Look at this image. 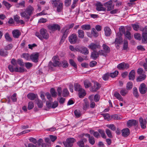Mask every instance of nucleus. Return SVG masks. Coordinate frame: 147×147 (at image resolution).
Listing matches in <instances>:
<instances>
[{"instance_id": "3c124183", "label": "nucleus", "mask_w": 147, "mask_h": 147, "mask_svg": "<svg viewBox=\"0 0 147 147\" xmlns=\"http://www.w3.org/2000/svg\"><path fill=\"white\" fill-rule=\"evenodd\" d=\"M134 38L138 40H140L141 39V36L140 34L136 33L134 34Z\"/></svg>"}, {"instance_id": "f03ea898", "label": "nucleus", "mask_w": 147, "mask_h": 147, "mask_svg": "<svg viewBox=\"0 0 147 147\" xmlns=\"http://www.w3.org/2000/svg\"><path fill=\"white\" fill-rule=\"evenodd\" d=\"M40 33L36 32L35 33V35L38 38L42 40L43 38L47 39L49 37V35L47 30L44 28L41 29L40 31Z\"/></svg>"}, {"instance_id": "ea45409f", "label": "nucleus", "mask_w": 147, "mask_h": 147, "mask_svg": "<svg viewBox=\"0 0 147 147\" xmlns=\"http://www.w3.org/2000/svg\"><path fill=\"white\" fill-rule=\"evenodd\" d=\"M50 92L52 97H56L57 95V93L54 88H52L51 89Z\"/></svg>"}, {"instance_id": "423d86ee", "label": "nucleus", "mask_w": 147, "mask_h": 147, "mask_svg": "<svg viewBox=\"0 0 147 147\" xmlns=\"http://www.w3.org/2000/svg\"><path fill=\"white\" fill-rule=\"evenodd\" d=\"M8 68L9 70L11 72L15 71L17 72L22 73L26 71L25 69H24V68L21 67L18 68V67H16V68H14L13 67V66L11 65H9Z\"/></svg>"}, {"instance_id": "49530a36", "label": "nucleus", "mask_w": 147, "mask_h": 147, "mask_svg": "<svg viewBox=\"0 0 147 147\" xmlns=\"http://www.w3.org/2000/svg\"><path fill=\"white\" fill-rule=\"evenodd\" d=\"M36 100L38 107L40 108H42L43 107V104L42 101L38 99H37Z\"/></svg>"}, {"instance_id": "6e6d98bb", "label": "nucleus", "mask_w": 147, "mask_h": 147, "mask_svg": "<svg viewBox=\"0 0 147 147\" xmlns=\"http://www.w3.org/2000/svg\"><path fill=\"white\" fill-rule=\"evenodd\" d=\"M69 62L70 64L74 68H77V65L74 61L72 59H70L69 60Z\"/></svg>"}, {"instance_id": "72a5a7b5", "label": "nucleus", "mask_w": 147, "mask_h": 147, "mask_svg": "<svg viewBox=\"0 0 147 147\" xmlns=\"http://www.w3.org/2000/svg\"><path fill=\"white\" fill-rule=\"evenodd\" d=\"M78 37L80 38H83L84 37V32L81 30H79L78 31Z\"/></svg>"}, {"instance_id": "2eb2a0df", "label": "nucleus", "mask_w": 147, "mask_h": 147, "mask_svg": "<svg viewBox=\"0 0 147 147\" xmlns=\"http://www.w3.org/2000/svg\"><path fill=\"white\" fill-rule=\"evenodd\" d=\"M117 67L120 69H127L129 67V65L128 64L123 62L119 64Z\"/></svg>"}, {"instance_id": "a19ab883", "label": "nucleus", "mask_w": 147, "mask_h": 147, "mask_svg": "<svg viewBox=\"0 0 147 147\" xmlns=\"http://www.w3.org/2000/svg\"><path fill=\"white\" fill-rule=\"evenodd\" d=\"M2 3L8 9H9L11 6V5L10 4L5 1H3Z\"/></svg>"}, {"instance_id": "412c9836", "label": "nucleus", "mask_w": 147, "mask_h": 147, "mask_svg": "<svg viewBox=\"0 0 147 147\" xmlns=\"http://www.w3.org/2000/svg\"><path fill=\"white\" fill-rule=\"evenodd\" d=\"M122 135L124 137H126L128 136L130 133V131L128 128H126L122 130Z\"/></svg>"}, {"instance_id": "1a4fd4ad", "label": "nucleus", "mask_w": 147, "mask_h": 147, "mask_svg": "<svg viewBox=\"0 0 147 147\" xmlns=\"http://www.w3.org/2000/svg\"><path fill=\"white\" fill-rule=\"evenodd\" d=\"M68 39L70 43L73 44L77 42L78 38L76 35L73 33L69 36Z\"/></svg>"}, {"instance_id": "f257e3e1", "label": "nucleus", "mask_w": 147, "mask_h": 147, "mask_svg": "<svg viewBox=\"0 0 147 147\" xmlns=\"http://www.w3.org/2000/svg\"><path fill=\"white\" fill-rule=\"evenodd\" d=\"M51 2L53 7L57 8V11L58 12L62 11L63 7V3L60 1V0H51Z\"/></svg>"}, {"instance_id": "4468645a", "label": "nucleus", "mask_w": 147, "mask_h": 147, "mask_svg": "<svg viewBox=\"0 0 147 147\" xmlns=\"http://www.w3.org/2000/svg\"><path fill=\"white\" fill-rule=\"evenodd\" d=\"M38 53H33L30 55V59L32 61L36 63L38 61Z\"/></svg>"}, {"instance_id": "052dcab7", "label": "nucleus", "mask_w": 147, "mask_h": 147, "mask_svg": "<svg viewBox=\"0 0 147 147\" xmlns=\"http://www.w3.org/2000/svg\"><path fill=\"white\" fill-rule=\"evenodd\" d=\"M23 57L27 60L30 59V56L28 53H24L22 55Z\"/></svg>"}, {"instance_id": "bf43d9fd", "label": "nucleus", "mask_w": 147, "mask_h": 147, "mask_svg": "<svg viewBox=\"0 0 147 147\" xmlns=\"http://www.w3.org/2000/svg\"><path fill=\"white\" fill-rule=\"evenodd\" d=\"M118 73L119 72L118 71H116L114 72L111 73L109 76L111 78H114L117 76Z\"/></svg>"}, {"instance_id": "c03bdc74", "label": "nucleus", "mask_w": 147, "mask_h": 147, "mask_svg": "<svg viewBox=\"0 0 147 147\" xmlns=\"http://www.w3.org/2000/svg\"><path fill=\"white\" fill-rule=\"evenodd\" d=\"M91 27L90 25L86 24L82 25L81 28L84 30H88L90 29Z\"/></svg>"}, {"instance_id": "6e6552de", "label": "nucleus", "mask_w": 147, "mask_h": 147, "mask_svg": "<svg viewBox=\"0 0 147 147\" xmlns=\"http://www.w3.org/2000/svg\"><path fill=\"white\" fill-rule=\"evenodd\" d=\"M47 27L49 30L52 31L57 30L59 31L61 29L60 26L58 24H50L48 25Z\"/></svg>"}, {"instance_id": "a18cd8bd", "label": "nucleus", "mask_w": 147, "mask_h": 147, "mask_svg": "<svg viewBox=\"0 0 147 147\" xmlns=\"http://www.w3.org/2000/svg\"><path fill=\"white\" fill-rule=\"evenodd\" d=\"M133 94L136 97H138L139 96V95L138 91L137 89L136 88L134 87L133 88Z\"/></svg>"}, {"instance_id": "5fc2aeb1", "label": "nucleus", "mask_w": 147, "mask_h": 147, "mask_svg": "<svg viewBox=\"0 0 147 147\" xmlns=\"http://www.w3.org/2000/svg\"><path fill=\"white\" fill-rule=\"evenodd\" d=\"M109 73H107L103 75L102 76V79L104 80L105 81H107L109 79Z\"/></svg>"}, {"instance_id": "dca6fc26", "label": "nucleus", "mask_w": 147, "mask_h": 147, "mask_svg": "<svg viewBox=\"0 0 147 147\" xmlns=\"http://www.w3.org/2000/svg\"><path fill=\"white\" fill-rule=\"evenodd\" d=\"M147 88L146 85L144 83H142L139 87V91L141 94H145L147 91Z\"/></svg>"}, {"instance_id": "4c0bfd02", "label": "nucleus", "mask_w": 147, "mask_h": 147, "mask_svg": "<svg viewBox=\"0 0 147 147\" xmlns=\"http://www.w3.org/2000/svg\"><path fill=\"white\" fill-rule=\"evenodd\" d=\"M98 131L100 134L101 137L105 139L106 138V136L105 134V131L99 129Z\"/></svg>"}, {"instance_id": "680f3d73", "label": "nucleus", "mask_w": 147, "mask_h": 147, "mask_svg": "<svg viewBox=\"0 0 147 147\" xmlns=\"http://www.w3.org/2000/svg\"><path fill=\"white\" fill-rule=\"evenodd\" d=\"M131 26L135 30L137 31L139 28L140 29L139 25L137 24H132Z\"/></svg>"}, {"instance_id": "bb28decb", "label": "nucleus", "mask_w": 147, "mask_h": 147, "mask_svg": "<svg viewBox=\"0 0 147 147\" xmlns=\"http://www.w3.org/2000/svg\"><path fill=\"white\" fill-rule=\"evenodd\" d=\"M53 64L55 67L59 66L61 64V63L57 60V57L55 56L53 58Z\"/></svg>"}, {"instance_id": "20e7f679", "label": "nucleus", "mask_w": 147, "mask_h": 147, "mask_svg": "<svg viewBox=\"0 0 147 147\" xmlns=\"http://www.w3.org/2000/svg\"><path fill=\"white\" fill-rule=\"evenodd\" d=\"M102 47L103 49L100 50V51H101V53L102 56L106 57L107 55V54L110 52V49L109 46L105 43L102 44Z\"/></svg>"}, {"instance_id": "58836bf2", "label": "nucleus", "mask_w": 147, "mask_h": 147, "mask_svg": "<svg viewBox=\"0 0 147 147\" xmlns=\"http://www.w3.org/2000/svg\"><path fill=\"white\" fill-rule=\"evenodd\" d=\"M133 87L132 83L131 82H128L126 85V89L127 90H130Z\"/></svg>"}, {"instance_id": "aec40b11", "label": "nucleus", "mask_w": 147, "mask_h": 147, "mask_svg": "<svg viewBox=\"0 0 147 147\" xmlns=\"http://www.w3.org/2000/svg\"><path fill=\"white\" fill-rule=\"evenodd\" d=\"M20 15L27 21L30 18V16L25 11L20 13Z\"/></svg>"}, {"instance_id": "8fccbe9b", "label": "nucleus", "mask_w": 147, "mask_h": 147, "mask_svg": "<svg viewBox=\"0 0 147 147\" xmlns=\"http://www.w3.org/2000/svg\"><path fill=\"white\" fill-rule=\"evenodd\" d=\"M105 132L107 136L110 138H112L113 136L112 135L111 131L109 129H106Z\"/></svg>"}, {"instance_id": "774afa93", "label": "nucleus", "mask_w": 147, "mask_h": 147, "mask_svg": "<svg viewBox=\"0 0 147 147\" xmlns=\"http://www.w3.org/2000/svg\"><path fill=\"white\" fill-rule=\"evenodd\" d=\"M77 144L79 147H84V143L81 140L78 141L77 143Z\"/></svg>"}, {"instance_id": "9d476101", "label": "nucleus", "mask_w": 147, "mask_h": 147, "mask_svg": "<svg viewBox=\"0 0 147 147\" xmlns=\"http://www.w3.org/2000/svg\"><path fill=\"white\" fill-rule=\"evenodd\" d=\"M88 47L90 49L92 50L93 51L96 50V49H100L101 46L99 44L95 43L92 42L88 46Z\"/></svg>"}, {"instance_id": "37998d69", "label": "nucleus", "mask_w": 147, "mask_h": 147, "mask_svg": "<svg viewBox=\"0 0 147 147\" xmlns=\"http://www.w3.org/2000/svg\"><path fill=\"white\" fill-rule=\"evenodd\" d=\"M91 33L95 37H97L98 35V32H97L95 29L94 28L92 29Z\"/></svg>"}, {"instance_id": "6ab92c4d", "label": "nucleus", "mask_w": 147, "mask_h": 147, "mask_svg": "<svg viewBox=\"0 0 147 147\" xmlns=\"http://www.w3.org/2000/svg\"><path fill=\"white\" fill-rule=\"evenodd\" d=\"M12 34L13 37L15 38H18L21 35V33L18 30H15L13 31Z\"/></svg>"}, {"instance_id": "e433bc0d", "label": "nucleus", "mask_w": 147, "mask_h": 147, "mask_svg": "<svg viewBox=\"0 0 147 147\" xmlns=\"http://www.w3.org/2000/svg\"><path fill=\"white\" fill-rule=\"evenodd\" d=\"M128 91L127 89L122 88L120 91V93L122 96H125L128 93Z\"/></svg>"}, {"instance_id": "39448f33", "label": "nucleus", "mask_w": 147, "mask_h": 147, "mask_svg": "<svg viewBox=\"0 0 147 147\" xmlns=\"http://www.w3.org/2000/svg\"><path fill=\"white\" fill-rule=\"evenodd\" d=\"M76 141L75 139L73 138H68L66 141L63 142V144L66 147H71L73 144Z\"/></svg>"}, {"instance_id": "f704fd0d", "label": "nucleus", "mask_w": 147, "mask_h": 147, "mask_svg": "<svg viewBox=\"0 0 147 147\" xmlns=\"http://www.w3.org/2000/svg\"><path fill=\"white\" fill-rule=\"evenodd\" d=\"M114 96L117 98V99H118L120 101H122L123 100V99L122 97L120 94L117 92H116L114 94Z\"/></svg>"}, {"instance_id": "864d4df0", "label": "nucleus", "mask_w": 147, "mask_h": 147, "mask_svg": "<svg viewBox=\"0 0 147 147\" xmlns=\"http://www.w3.org/2000/svg\"><path fill=\"white\" fill-rule=\"evenodd\" d=\"M125 36L128 39L130 40L131 39V34L129 32L127 31L124 33Z\"/></svg>"}, {"instance_id": "79ce46f5", "label": "nucleus", "mask_w": 147, "mask_h": 147, "mask_svg": "<svg viewBox=\"0 0 147 147\" xmlns=\"http://www.w3.org/2000/svg\"><path fill=\"white\" fill-rule=\"evenodd\" d=\"M5 38L6 40L9 42H11L12 40L11 38L10 37L9 34L8 33H6L5 34Z\"/></svg>"}, {"instance_id": "473e14b6", "label": "nucleus", "mask_w": 147, "mask_h": 147, "mask_svg": "<svg viewBox=\"0 0 147 147\" xmlns=\"http://www.w3.org/2000/svg\"><path fill=\"white\" fill-rule=\"evenodd\" d=\"M84 83L86 88H88L91 86V83L87 80H85Z\"/></svg>"}, {"instance_id": "cd10ccee", "label": "nucleus", "mask_w": 147, "mask_h": 147, "mask_svg": "<svg viewBox=\"0 0 147 147\" xmlns=\"http://www.w3.org/2000/svg\"><path fill=\"white\" fill-rule=\"evenodd\" d=\"M27 97L31 100H33L37 97V95L33 93H29L27 95Z\"/></svg>"}, {"instance_id": "a211bd4d", "label": "nucleus", "mask_w": 147, "mask_h": 147, "mask_svg": "<svg viewBox=\"0 0 147 147\" xmlns=\"http://www.w3.org/2000/svg\"><path fill=\"white\" fill-rule=\"evenodd\" d=\"M139 121L142 128L145 129L146 128V119H143L142 117H141L139 118Z\"/></svg>"}, {"instance_id": "09e8293b", "label": "nucleus", "mask_w": 147, "mask_h": 147, "mask_svg": "<svg viewBox=\"0 0 147 147\" xmlns=\"http://www.w3.org/2000/svg\"><path fill=\"white\" fill-rule=\"evenodd\" d=\"M69 94V92L67 88H65L63 90V95L64 97L67 96Z\"/></svg>"}, {"instance_id": "338daca9", "label": "nucleus", "mask_w": 147, "mask_h": 147, "mask_svg": "<svg viewBox=\"0 0 147 147\" xmlns=\"http://www.w3.org/2000/svg\"><path fill=\"white\" fill-rule=\"evenodd\" d=\"M107 126L113 131H114L116 130V127L113 124L109 125H108Z\"/></svg>"}, {"instance_id": "f3484780", "label": "nucleus", "mask_w": 147, "mask_h": 147, "mask_svg": "<svg viewBox=\"0 0 147 147\" xmlns=\"http://www.w3.org/2000/svg\"><path fill=\"white\" fill-rule=\"evenodd\" d=\"M78 51L84 55H88L89 53L88 49L87 47H82L80 49L78 50Z\"/></svg>"}, {"instance_id": "7ed1b4c3", "label": "nucleus", "mask_w": 147, "mask_h": 147, "mask_svg": "<svg viewBox=\"0 0 147 147\" xmlns=\"http://www.w3.org/2000/svg\"><path fill=\"white\" fill-rule=\"evenodd\" d=\"M74 87L75 90L79 92L78 94L80 98L83 97L85 96L86 94L84 90L82 88L81 86L79 84H74Z\"/></svg>"}, {"instance_id": "f8f14e48", "label": "nucleus", "mask_w": 147, "mask_h": 147, "mask_svg": "<svg viewBox=\"0 0 147 147\" xmlns=\"http://www.w3.org/2000/svg\"><path fill=\"white\" fill-rule=\"evenodd\" d=\"M104 5L107 8V11H110L114 8V5L113 4L112 0H110L105 3L104 4Z\"/></svg>"}, {"instance_id": "603ef678", "label": "nucleus", "mask_w": 147, "mask_h": 147, "mask_svg": "<svg viewBox=\"0 0 147 147\" xmlns=\"http://www.w3.org/2000/svg\"><path fill=\"white\" fill-rule=\"evenodd\" d=\"M74 113L75 116L77 117H79L81 116V112L79 110H75Z\"/></svg>"}, {"instance_id": "a878e982", "label": "nucleus", "mask_w": 147, "mask_h": 147, "mask_svg": "<svg viewBox=\"0 0 147 147\" xmlns=\"http://www.w3.org/2000/svg\"><path fill=\"white\" fill-rule=\"evenodd\" d=\"M135 73L134 70H132L130 72L129 75V79L130 80H133L135 78Z\"/></svg>"}, {"instance_id": "0e129e2a", "label": "nucleus", "mask_w": 147, "mask_h": 147, "mask_svg": "<svg viewBox=\"0 0 147 147\" xmlns=\"http://www.w3.org/2000/svg\"><path fill=\"white\" fill-rule=\"evenodd\" d=\"M123 42V39L121 37H119V39L116 38L115 39V43H116L121 44Z\"/></svg>"}, {"instance_id": "de8ad7c7", "label": "nucleus", "mask_w": 147, "mask_h": 147, "mask_svg": "<svg viewBox=\"0 0 147 147\" xmlns=\"http://www.w3.org/2000/svg\"><path fill=\"white\" fill-rule=\"evenodd\" d=\"M140 30L143 32L142 34H147V26L144 28L140 27Z\"/></svg>"}, {"instance_id": "4d7b16f0", "label": "nucleus", "mask_w": 147, "mask_h": 147, "mask_svg": "<svg viewBox=\"0 0 147 147\" xmlns=\"http://www.w3.org/2000/svg\"><path fill=\"white\" fill-rule=\"evenodd\" d=\"M111 118L115 120H120L121 119L119 115L116 114L112 115Z\"/></svg>"}, {"instance_id": "c85d7f7f", "label": "nucleus", "mask_w": 147, "mask_h": 147, "mask_svg": "<svg viewBox=\"0 0 147 147\" xmlns=\"http://www.w3.org/2000/svg\"><path fill=\"white\" fill-rule=\"evenodd\" d=\"M69 28H66L64 27L61 30V32L63 34V35L67 37L69 32Z\"/></svg>"}, {"instance_id": "9b49d317", "label": "nucleus", "mask_w": 147, "mask_h": 147, "mask_svg": "<svg viewBox=\"0 0 147 147\" xmlns=\"http://www.w3.org/2000/svg\"><path fill=\"white\" fill-rule=\"evenodd\" d=\"M95 5L96 7V9L98 11H105L106 10V8L103 7V5L100 2H97L95 4Z\"/></svg>"}, {"instance_id": "b1692460", "label": "nucleus", "mask_w": 147, "mask_h": 147, "mask_svg": "<svg viewBox=\"0 0 147 147\" xmlns=\"http://www.w3.org/2000/svg\"><path fill=\"white\" fill-rule=\"evenodd\" d=\"M34 10L33 8L31 6H29L27 8L25 11L27 12L28 14L30 16L32 14Z\"/></svg>"}, {"instance_id": "c9c22d12", "label": "nucleus", "mask_w": 147, "mask_h": 147, "mask_svg": "<svg viewBox=\"0 0 147 147\" xmlns=\"http://www.w3.org/2000/svg\"><path fill=\"white\" fill-rule=\"evenodd\" d=\"M89 143L92 145H93L95 143L94 138L92 136L90 137L88 140Z\"/></svg>"}, {"instance_id": "69168bd1", "label": "nucleus", "mask_w": 147, "mask_h": 147, "mask_svg": "<svg viewBox=\"0 0 147 147\" xmlns=\"http://www.w3.org/2000/svg\"><path fill=\"white\" fill-rule=\"evenodd\" d=\"M128 42L127 40H124L123 46V49L124 50H126L128 47Z\"/></svg>"}, {"instance_id": "13d9d810", "label": "nucleus", "mask_w": 147, "mask_h": 147, "mask_svg": "<svg viewBox=\"0 0 147 147\" xmlns=\"http://www.w3.org/2000/svg\"><path fill=\"white\" fill-rule=\"evenodd\" d=\"M101 115L104 117L105 119L109 120L110 119V116L108 113L102 114Z\"/></svg>"}, {"instance_id": "4be33fe9", "label": "nucleus", "mask_w": 147, "mask_h": 147, "mask_svg": "<svg viewBox=\"0 0 147 147\" xmlns=\"http://www.w3.org/2000/svg\"><path fill=\"white\" fill-rule=\"evenodd\" d=\"M100 87V85L97 82H94V86L92 88V90L93 91H96Z\"/></svg>"}, {"instance_id": "393cba45", "label": "nucleus", "mask_w": 147, "mask_h": 147, "mask_svg": "<svg viewBox=\"0 0 147 147\" xmlns=\"http://www.w3.org/2000/svg\"><path fill=\"white\" fill-rule=\"evenodd\" d=\"M105 34L106 36H109L111 35V32L110 28L108 27H106L104 28Z\"/></svg>"}, {"instance_id": "2f4dec72", "label": "nucleus", "mask_w": 147, "mask_h": 147, "mask_svg": "<svg viewBox=\"0 0 147 147\" xmlns=\"http://www.w3.org/2000/svg\"><path fill=\"white\" fill-rule=\"evenodd\" d=\"M142 43H146L147 42V34H142Z\"/></svg>"}, {"instance_id": "e2e57ef3", "label": "nucleus", "mask_w": 147, "mask_h": 147, "mask_svg": "<svg viewBox=\"0 0 147 147\" xmlns=\"http://www.w3.org/2000/svg\"><path fill=\"white\" fill-rule=\"evenodd\" d=\"M33 103L32 101L30 102L28 104V110H30L32 109L34 107Z\"/></svg>"}, {"instance_id": "c756f323", "label": "nucleus", "mask_w": 147, "mask_h": 147, "mask_svg": "<svg viewBox=\"0 0 147 147\" xmlns=\"http://www.w3.org/2000/svg\"><path fill=\"white\" fill-rule=\"evenodd\" d=\"M8 54V52L6 50H4L3 49H0V55L3 57H6Z\"/></svg>"}, {"instance_id": "7c9ffc66", "label": "nucleus", "mask_w": 147, "mask_h": 147, "mask_svg": "<svg viewBox=\"0 0 147 147\" xmlns=\"http://www.w3.org/2000/svg\"><path fill=\"white\" fill-rule=\"evenodd\" d=\"M146 77L145 75L142 74L138 77L137 78V81L138 82L142 81L146 78Z\"/></svg>"}, {"instance_id": "ddd939ff", "label": "nucleus", "mask_w": 147, "mask_h": 147, "mask_svg": "<svg viewBox=\"0 0 147 147\" xmlns=\"http://www.w3.org/2000/svg\"><path fill=\"white\" fill-rule=\"evenodd\" d=\"M138 121L136 120L132 119L128 121L127 124L129 127H131L132 126H138Z\"/></svg>"}, {"instance_id": "5701e85b", "label": "nucleus", "mask_w": 147, "mask_h": 147, "mask_svg": "<svg viewBox=\"0 0 147 147\" xmlns=\"http://www.w3.org/2000/svg\"><path fill=\"white\" fill-rule=\"evenodd\" d=\"M83 101V109L84 110H86L89 107V103L86 99H84Z\"/></svg>"}, {"instance_id": "0eeeda50", "label": "nucleus", "mask_w": 147, "mask_h": 147, "mask_svg": "<svg viewBox=\"0 0 147 147\" xmlns=\"http://www.w3.org/2000/svg\"><path fill=\"white\" fill-rule=\"evenodd\" d=\"M101 51L100 50L97 51H93L91 53L90 58L94 60H96L99 55L102 56L101 53Z\"/></svg>"}]
</instances>
